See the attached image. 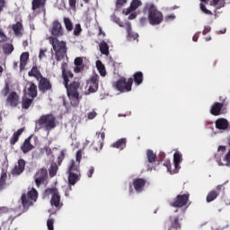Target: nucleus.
Instances as JSON below:
<instances>
[{"label":"nucleus","instance_id":"nucleus-1","mask_svg":"<svg viewBox=\"0 0 230 230\" xmlns=\"http://www.w3.org/2000/svg\"><path fill=\"white\" fill-rule=\"evenodd\" d=\"M146 8L148 10L147 16L151 26H158V24L163 22L164 16H163V13L157 10V7L154 4H146Z\"/></svg>","mask_w":230,"mask_h":230},{"label":"nucleus","instance_id":"nucleus-2","mask_svg":"<svg viewBox=\"0 0 230 230\" xmlns=\"http://www.w3.org/2000/svg\"><path fill=\"white\" fill-rule=\"evenodd\" d=\"M49 40L56 53V59L58 60V62H60V60H62V58L66 57V53H67L66 42L60 41L53 37H49Z\"/></svg>","mask_w":230,"mask_h":230},{"label":"nucleus","instance_id":"nucleus-3","mask_svg":"<svg viewBox=\"0 0 230 230\" xmlns=\"http://www.w3.org/2000/svg\"><path fill=\"white\" fill-rule=\"evenodd\" d=\"M37 127H40L44 128L46 132H49L53 130L57 127L55 123V117L53 115H43L40 119L36 122Z\"/></svg>","mask_w":230,"mask_h":230},{"label":"nucleus","instance_id":"nucleus-4","mask_svg":"<svg viewBox=\"0 0 230 230\" xmlns=\"http://www.w3.org/2000/svg\"><path fill=\"white\" fill-rule=\"evenodd\" d=\"M37 199H39V193L34 188L27 193V196L26 194H22L21 200L23 209H28L30 206H33V202H37Z\"/></svg>","mask_w":230,"mask_h":230},{"label":"nucleus","instance_id":"nucleus-5","mask_svg":"<svg viewBox=\"0 0 230 230\" xmlns=\"http://www.w3.org/2000/svg\"><path fill=\"white\" fill-rule=\"evenodd\" d=\"M182 163V154L179 151H176L173 155V166L174 169L172 171V165L170 164V161H166L164 165L166 166L169 173H179V170H181V164Z\"/></svg>","mask_w":230,"mask_h":230},{"label":"nucleus","instance_id":"nucleus-6","mask_svg":"<svg viewBox=\"0 0 230 230\" xmlns=\"http://www.w3.org/2000/svg\"><path fill=\"white\" fill-rule=\"evenodd\" d=\"M46 195H51L50 205L55 208L58 211L64 206V203L60 201V194L57 188L47 189L45 191Z\"/></svg>","mask_w":230,"mask_h":230},{"label":"nucleus","instance_id":"nucleus-7","mask_svg":"<svg viewBox=\"0 0 230 230\" xmlns=\"http://www.w3.org/2000/svg\"><path fill=\"white\" fill-rule=\"evenodd\" d=\"M134 84V79L128 78V80L121 77L115 83V88L119 93H130L132 91V84Z\"/></svg>","mask_w":230,"mask_h":230},{"label":"nucleus","instance_id":"nucleus-8","mask_svg":"<svg viewBox=\"0 0 230 230\" xmlns=\"http://www.w3.org/2000/svg\"><path fill=\"white\" fill-rule=\"evenodd\" d=\"M82 161V151L76 152L75 160H71L68 165L67 173H80V163Z\"/></svg>","mask_w":230,"mask_h":230},{"label":"nucleus","instance_id":"nucleus-9","mask_svg":"<svg viewBox=\"0 0 230 230\" xmlns=\"http://www.w3.org/2000/svg\"><path fill=\"white\" fill-rule=\"evenodd\" d=\"M190 196L188 194L178 195L174 200L171 202L172 208H182L188 204Z\"/></svg>","mask_w":230,"mask_h":230},{"label":"nucleus","instance_id":"nucleus-10","mask_svg":"<svg viewBox=\"0 0 230 230\" xmlns=\"http://www.w3.org/2000/svg\"><path fill=\"white\" fill-rule=\"evenodd\" d=\"M100 76L98 75H93L89 82L87 83L88 93H96L98 91V80Z\"/></svg>","mask_w":230,"mask_h":230},{"label":"nucleus","instance_id":"nucleus-11","mask_svg":"<svg viewBox=\"0 0 230 230\" xmlns=\"http://www.w3.org/2000/svg\"><path fill=\"white\" fill-rule=\"evenodd\" d=\"M146 184V180L143 178H137L133 180V187L136 193H143V190H145Z\"/></svg>","mask_w":230,"mask_h":230},{"label":"nucleus","instance_id":"nucleus-12","mask_svg":"<svg viewBox=\"0 0 230 230\" xmlns=\"http://www.w3.org/2000/svg\"><path fill=\"white\" fill-rule=\"evenodd\" d=\"M51 34L53 37H62L64 35V29L58 21H54L52 23Z\"/></svg>","mask_w":230,"mask_h":230},{"label":"nucleus","instance_id":"nucleus-13","mask_svg":"<svg viewBox=\"0 0 230 230\" xmlns=\"http://www.w3.org/2000/svg\"><path fill=\"white\" fill-rule=\"evenodd\" d=\"M48 179V170L41 169L35 174L36 186H40Z\"/></svg>","mask_w":230,"mask_h":230},{"label":"nucleus","instance_id":"nucleus-14","mask_svg":"<svg viewBox=\"0 0 230 230\" xmlns=\"http://www.w3.org/2000/svg\"><path fill=\"white\" fill-rule=\"evenodd\" d=\"M26 167V161L24 159L18 160L17 164L14 165V168L12 170L13 175H21L24 172Z\"/></svg>","mask_w":230,"mask_h":230},{"label":"nucleus","instance_id":"nucleus-15","mask_svg":"<svg viewBox=\"0 0 230 230\" xmlns=\"http://www.w3.org/2000/svg\"><path fill=\"white\" fill-rule=\"evenodd\" d=\"M67 96L70 100L72 107H76L78 103H80V99H78V92H75V90H69Z\"/></svg>","mask_w":230,"mask_h":230},{"label":"nucleus","instance_id":"nucleus-16","mask_svg":"<svg viewBox=\"0 0 230 230\" xmlns=\"http://www.w3.org/2000/svg\"><path fill=\"white\" fill-rule=\"evenodd\" d=\"M38 82H40L39 89L40 91H42V93H46V91L51 89V84L48 79L41 76V78L38 79Z\"/></svg>","mask_w":230,"mask_h":230},{"label":"nucleus","instance_id":"nucleus-17","mask_svg":"<svg viewBox=\"0 0 230 230\" xmlns=\"http://www.w3.org/2000/svg\"><path fill=\"white\" fill-rule=\"evenodd\" d=\"M7 105H10V107H17L19 104V95H17V93L13 92L8 97L6 101Z\"/></svg>","mask_w":230,"mask_h":230},{"label":"nucleus","instance_id":"nucleus-18","mask_svg":"<svg viewBox=\"0 0 230 230\" xmlns=\"http://www.w3.org/2000/svg\"><path fill=\"white\" fill-rule=\"evenodd\" d=\"M229 128V121L227 119L220 118L216 120V128L218 130H227Z\"/></svg>","mask_w":230,"mask_h":230},{"label":"nucleus","instance_id":"nucleus-19","mask_svg":"<svg viewBox=\"0 0 230 230\" xmlns=\"http://www.w3.org/2000/svg\"><path fill=\"white\" fill-rule=\"evenodd\" d=\"M112 148H117V150H119L121 152L122 150H125L127 148V138H120L111 144Z\"/></svg>","mask_w":230,"mask_h":230},{"label":"nucleus","instance_id":"nucleus-20","mask_svg":"<svg viewBox=\"0 0 230 230\" xmlns=\"http://www.w3.org/2000/svg\"><path fill=\"white\" fill-rule=\"evenodd\" d=\"M68 173V184L69 186H75L78 181H80V178L82 177V174L80 172H67Z\"/></svg>","mask_w":230,"mask_h":230},{"label":"nucleus","instance_id":"nucleus-21","mask_svg":"<svg viewBox=\"0 0 230 230\" xmlns=\"http://www.w3.org/2000/svg\"><path fill=\"white\" fill-rule=\"evenodd\" d=\"M224 104L222 102H215L210 108V113L212 116H220Z\"/></svg>","mask_w":230,"mask_h":230},{"label":"nucleus","instance_id":"nucleus-22","mask_svg":"<svg viewBox=\"0 0 230 230\" xmlns=\"http://www.w3.org/2000/svg\"><path fill=\"white\" fill-rule=\"evenodd\" d=\"M139 6H141V1L140 0H133L130 4V7L123 10V13H125V15H128V13H130L131 12L137 10V8H139Z\"/></svg>","mask_w":230,"mask_h":230},{"label":"nucleus","instance_id":"nucleus-23","mask_svg":"<svg viewBox=\"0 0 230 230\" xmlns=\"http://www.w3.org/2000/svg\"><path fill=\"white\" fill-rule=\"evenodd\" d=\"M225 153H226V146H219L218 148H217V152L215 155L216 161H217V163L218 164L219 166H220V164H224V162H222V157H223Z\"/></svg>","mask_w":230,"mask_h":230},{"label":"nucleus","instance_id":"nucleus-24","mask_svg":"<svg viewBox=\"0 0 230 230\" xmlns=\"http://www.w3.org/2000/svg\"><path fill=\"white\" fill-rule=\"evenodd\" d=\"M28 60H30V53L23 52L20 57V71H23L26 64H28Z\"/></svg>","mask_w":230,"mask_h":230},{"label":"nucleus","instance_id":"nucleus-25","mask_svg":"<svg viewBox=\"0 0 230 230\" xmlns=\"http://www.w3.org/2000/svg\"><path fill=\"white\" fill-rule=\"evenodd\" d=\"M31 137H28L25 139L23 145L21 146V150L23 152V154H28V152H31V150H33L34 146L31 145Z\"/></svg>","mask_w":230,"mask_h":230},{"label":"nucleus","instance_id":"nucleus-26","mask_svg":"<svg viewBox=\"0 0 230 230\" xmlns=\"http://www.w3.org/2000/svg\"><path fill=\"white\" fill-rule=\"evenodd\" d=\"M126 28L128 31V38L129 40H137V37H139V34L137 32L132 31V25L130 22H126Z\"/></svg>","mask_w":230,"mask_h":230},{"label":"nucleus","instance_id":"nucleus-27","mask_svg":"<svg viewBox=\"0 0 230 230\" xmlns=\"http://www.w3.org/2000/svg\"><path fill=\"white\" fill-rule=\"evenodd\" d=\"M27 96L30 98H36L37 97V85L35 84H31L30 87L27 89V92L25 93Z\"/></svg>","mask_w":230,"mask_h":230},{"label":"nucleus","instance_id":"nucleus-28","mask_svg":"<svg viewBox=\"0 0 230 230\" xmlns=\"http://www.w3.org/2000/svg\"><path fill=\"white\" fill-rule=\"evenodd\" d=\"M66 69H67V63L64 62L61 65V70H62V76H63V79H64V85L66 87H67V84H69V79L67 78Z\"/></svg>","mask_w":230,"mask_h":230},{"label":"nucleus","instance_id":"nucleus-29","mask_svg":"<svg viewBox=\"0 0 230 230\" xmlns=\"http://www.w3.org/2000/svg\"><path fill=\"white\" fill-rule=\"evenodd\" d=\"M96 68L99 71L101 76H105L107 75V71L105 70V65L102 63L101 60H97L96 63Z\"/></svg>","mask_w":230,"mask_h":230},{"label":"nucleus","instance_id":"nucleus-30","mask_svg":"<svg viewBox=\"0 0 230 230\" xmlns=\"http://www.w3.org/2000/svg\"><path fill=\"white\" fill-rule=\"evenodd\" d=\"M13 30L16 37H21L22 35V23L16 22L13 25Z\"/></svg>","mask_w":230,"mask_h":230},{"label":"nucleus","instance_id":"nucleus-31","mask_svg":"<svg viewBox=\"0 0 230 230\" xmlns=\"http://www.w3.org/2000/svg\"><path fill=\"white\" fill-rule=\"evenodd\" d=\"M100 51L102 55H105L106 57H109V44L105 41H102L99 44Z\"/></svg>","mask_w":230,"mask_h":230},{"label":"nucleus","instance_id":"nucleus-32","mask_svg":"<svg viewBox=\"0 0 230 230\" xmlns=\"http://www.w3.org/2000/svg\"><path fill=\"white\" fill-rule=\"evenodd\" d=\"M210 4L211 6H215L217 10H220V8H224V6H226V0H212Z\"/></svg>","mask_w":230,"mask_h":230},{"label":"nucleus","instance_id":"nucleus-33","mask_svg":"<svg viewBox=\"0 0 230 230\" xmlns=\"http://www.w3.org/2000/svg\"><path fill=\"white\" fill-rule=\"evenodd\" d=\"M22 132H24V128H20L17 130V132H14L12 138H11V145H15V143H17L19 141V137L21 136V134H22Z\"/></svg>","mask_w":230,"mask_h":230},{"label":"nucleus","instance_id":"nucleus-34","mask_svg":"<svg viewBox=\"0 0 230 230\" xmlns=\"http://www.w3.org/2000/svg\"><path fill=\"white\" fill-rule=\"evenodd\" d=\"M29 76H34L35 79L40 80L42 74L39 72V69H37V66H33L31 70L29 72Z\"/></svg>","mask_w":230,"mask_h":230},{"label":"nucleus","instance_id":"nucleus-35","mask_svg":"<svg viewBox=\"0 0 230 230\" xmlns=\"http://www.w3.org/2000/svg\"><path fill=\"white\" fill-rule=\"evenodd\" d=\"M134 82L136 85H141L143 84V72H137L134 74Z\"/></svg>","mask_w":230,"mask_h":230},{"label":"nucleus","instance_id":"nucleus-36","mask_svg":"<svg viewBox=\"0 0 230 230\" xmlns=\"http://www.w3.org/2000/svg\"><path fill=\"white\" fill-rule=\"evenodd\" d=\"M157 155H155V154L154 153V151L148 149L146 151V158L148 163L152 164V163H155V159H156Z\"/></svg>","mask_w":230,"mask_h":230},{"label":"nucleus","instance_id":"nucleus-37","mask_svg":"<svg viewBox=\"0 0 230 230\" xmlns=\"http://www.w3.org/2000/svg\"><path fill=\"white\" fill-rule=\"evenodd\" d=\"M84 63V60L82 59V58H76L74 61L75 66H76V67L75 68V73H80L82 71V64Z\"/></svg>","mask_w":230,"mask_h":230},{"label":"nucleus","instance_id":"nucleus-38","mask_svg":"<svg viewBox=\"0 0 230 230\" xmlns=\"http://www.w3.org/2000/svg\"><path fill=\"white\" fill-rule=\"evenodd\" d=\"M47 0H32V10H37V8H40L46 4Z\"/></svg>","mask_w":230,"mask_h":230},{"label":"nucleus","instance_id":"nucleus-39","mask_svg":"<svg viewBox=\"0 0 230 230\" xmlns=\"http://www.w3.org/2000/svg\"><path fill=\"white\" fill-rule=\"evenodd\" d=\"M182 220V218H180L179 217H175L172 219V227H173L174 229L178 230L181 229V221Z\"/></svg>","mask_w":230,"mask_h":230},{"label":"nucleus","instance_id":"nucleus-40","mask_svg":"<svg viewBox=\"0 0 230 230\" xmlns=\"http://www.w3.org/2000/svg\"><path fill=\"white\" fill-rule=\"evenodd\" d=\"M3 51L5 55H10L13 52V45L10 43H5L3 45Z\"/></svg>","mask_w":230,"mask_h":230},{"label":"nucleus","instance_id":"nucleus-41","mask_svg":"<svg viewBox=\"0 0 230 230\" xmlns=\"http://www.w3.org/2000/svg\"><path fill=\"white\" fill-rule=\"evenodd\" d=\"M6 172H2L0 177V190H4L6 188V178H7Z\"/></svg>","mask_w":230,"mask_h":230},{"label":"nucleus","instance_id":"nucleus-42","mask_svg":"<svg viewBox=\"0 0 230 230\" xmlns=\"http://www.w3.org/2000/svg\"><path fill=\"white\" fill-rule=\"evenodd\" d=\"M66 89V93H69V91H75V93H78V91L76 89H78V87H80V84L76 82H74L73 84H70L69 87H67V84L66 86L65 85Z\"/></svg>","mask_w":230,"mask_h":230},{"label":"nucleus","instance_id":"nucleus-43","mask_svg":"<svg viewBox=\"0 0 230 230\" xmlns=\"http://www.w3.org/2000/svg\"><path fill=\"white\" fill-rule=\"evenodd\" d=\"M64 24L66 26V29L67 31H73V22H71V19L65 17L64 18Z\"/></svg>","mask_w":230,"mask_h":230},{"label":"nucleus","instance_id":"nucleus-44","mask_svg":"<svg viewBox=\"0 0 230 230\" xmlns=\"http://www.w3.org/2000/svg\"><path fill=\"white\" fill-rule=\"evenodd\" d=\"M217 197L218 192H217V190H212L207 196V202H213V200H215V199H217Z\"/></svg>","mask_w":230,"mask_h":230},{"label":"nucleus","instance_id":"nucleus-45","mask_svg":"<svg viewBox=\"0 0 230 230\" xmlns=\"http://www.w3.org/2000/svg\"><path fill=\"white\" fill-rule=\"evenodd\" d=\"M220 166H230V149L226 156L223 157V164H220Z\"/></svg>","mask_w":230,"mask_h":230},{"label":"nucleus","instance_id":"nucleus-46","mask_svg":"<svg viewBox=\"0 0 230 230\" xmlns=\"http://www.w3.org/2000/svg\"><path fill=\"white\" fill-rule=\"evenodd\" d=\"M58 170V165H57V164H52L49 168L50 177H55L57 175Z\"/></svg>","mask_w":230,"mask_h":230},{"label":"nucleus","instance_id":"nucleus-47","mask_svg":"<svg viewBox=\"0 0 230 230\" xmlns=\"http://www.w3.org/2000/svg\"><path fill=\"white\" fill-rule=\"evenodd\" d=\"M32 102L33 100L28 99V97H24L22 99V109H30Z\"/></svg>","mask_w":230,"mask_h":230},{"label":"nucleus","instance_id":"nucleus-48","mask_svg":"<svg viewBox=\"0 0 230 230\" xmlns=\"http://www.w3.org/2000/svg\"><path fill=\"white\" fill-rule=\"evenodd\" d=\"M81 32H82V26L80 25V23L75 24L74 29V35L78 37V35H80Z\"/></svg>","mask_w":230,"mask_h":230},{"label":"nucleus","instance_id":"nucleus-49","mask_svg":"<svg viewBox=\"0 0 230 230\" xmlns=\"http://www.w3.org/2000/svg\"><path fill=\"white\" fill-rule=\"evenodd\" d=\"M54 224H55V219L53 218H49L47 221V227L49 230H54Z\"/></svg>","mask_w":230,"mask_h":230},{"label":"nucleus","instance_id":"nucleus-50","mask_svg":"<svg viewBox=\"0 0 230 230\" xmlns=\"http://www.w3.org/2000/svg\"><path fill=\"white\" fill-rule=\"evenodd\" d=\"M200 10L201 12H204V13H206L207 15H211V11L208 10V8H206V5L204 4H200Z\"/></svg>","mask_w":230,"mask_h":230},{"label":"nucleus","instance_id":"nucleus-51","mask_svg":"<svg viewBox=\"0 0 230 230\" xmlns=\"http://www.w3.org/2000/svg\"><path fill=\"white\" fill-rule=\"evenodd\" d=\"M46 51H48L47 49H40V54H39V59L40 60H44V58H46Z\"/></svg>","mask_w":230,"mask_h":230},{"label":"nucleus","instance_id":"nucleus-52","mask_svg":"<svg viewBox=\"0 0 230 230\" xmlns=\"http://www.w3.org/2000/svg\"><path fill=\"white\" fill-rule=\"evenodd\" d=\"M7 39L3 30L0 29V42H6Z\"/></svg>","mask_w":230,"mask_h":230},{"label":"nucleus","instance_id":"nucleus-53","mask_svg":"<svg viewBox=\"0 0 230 230\" xmlns=\"http://www.w3.org/2000/svg\"><path fill=\"white\" fill-rule=\"evenodd\" d=\"M98 115V113H96V111H92L87 114V118L88 119H94L96 118V116Z\"/></svg>","mask_w":230,"mask_h":230},{"label":"nucleus","instance_id":"nucleus-54","mask_svg":"<svg viewBox=\"0 0 230 230\" xmlns=\"http://www.w3.org/2000/svg\"><path fill=\"white\" fill-rule=\"evenodd\" d=\"M172 21H175V14H169L165 16L166 22H172Z\"/></svg>","mask_w":230,"mask_h":230},{"label":"nucleus","instance_id":"nucleus-55","mask_svg":"<svg viewBox=\"0 0 230 230\" xmlns=\"http://www.w3.org/2000/svg\"><path fill=\"white\" fill-rule=\"evenodd\" d=\"M93 173H94V167L90 166L88 172H86V175L89 179H91V177H93Z\"/></svg>","mask_w":230,"mask_h":230},{"label":"nucleus","instance_id":"nucleus-56","mask_svg":"<svg viewBox=\"0 0 230 230\" xmlns=\"http://www.w3.org/2000/svg\"><path fill=\"white\" fill-rule=\"evenodd\" d=\"M125 3H127V0H118L117 1V8H121Z\"/></svg>","mask_w":230,"mask_h":230},{"label":"nucleus","instance_id":"nucleus-57","mask_svg":"<svg viewBox=\"0 0 230 230\" xmlns=\"http://www.w3.org/2000/svg\"><path fill=\"white\" fill-rule=\"evenodd\" d=\"M210 31H211V26L207 25L203 30V35H208V33H209Z\"/></svg>","mask_w":230,"mask_h":230},{"label":"nucleus","instance_id":"nucleus-58","mask_svg":"<svg viewBox=\"0 0 230 230\" xmlns=\"http://www.w3.org/2000/svg\"><path fill=\"white\" fill-rule=\"evenodd\" d=\"M8 93H10V86H8V84H6L4 89L2 91V94L6 96L8 94Z\"/></svg>","mask_w":230,"mask_h":230},{"label":"nucleus","instance_id":"nucleus-59","mask_svg":"<svg viewBox=\"0 0 230 230\" xmlns=\"http://www.w3.org/2000/svg\"><path fill=\"white\" fill-rule=\"evenodd\" d=\"M68 2H69V5L72 8H75V6H76V0H68Z\"/></svg>","mask_w":230,"mask_h":230},{"label":"nucleus","instance_id":"nucleus-60","mask_svg":"<svg viewBox=\"0 0 230 230\" xmlns=\"http://www.w3.org/2000/svg\"><path fill=\"white\" fill-rule=\"evenodd\" d=\"M136 17H137V14H136V13H132L131 14H129L128 19L129 21H132L136 19Z\"/></svg>","mask_w":230,"mask_h":230},{"label":"nucleus","instance_id":"nucleus-61","mask_svg":"<svg viewBox=\"0 0 230 230\" xmlns=\"http://www.w3.org/2000/svg\"><path fill=\"white\" fill-rule=\"evenodd\" d=\"M3 8H4V0H0V12H3Z\"/></svg>","mask_w":230,"mask_h":230},{"label":"nucleus","instance_id":"nucleus-62","mask_svg":"<svg viewBox=\"0 0 230 230\" xmlns=\"http://www.w3.org/2000/svg\"><path fill=\"white\" fill-rule=\"evenodd\" d=\"M140 24L142 26H145V24H146V18L143 17L140 19Z\"/></svg>","mask_w":230,"mask_h":230},{"label":"nucleus","instance_id":"nucleus-63","mask_svg":"<svg viewBox=\"0 0 230 230\" xmlns=\"http://www.w3.org/2000/svg\"><path fill=\"white\" fill-rule=\"evenodd\" d=\"M193 42H197L199 40V35L195 34L192 38Z\"/></svg>","mask_w":230,"mask_h":230},{"label":"nucleus","instance_id":"nucleus-64","mask_svg":"<svg viewBox=\"0 0 230 230\" xmlns=\"http://www.w3.org/2000/svg\"><path fill=\"white\" fill-rule=\"evenodd\" d=\"M64 105H65L67 112H69V111H71V108H69V105H67V102H66V101H64Z\"/></svg>","mask_w":230,"mask_h":230}]
</instances>
